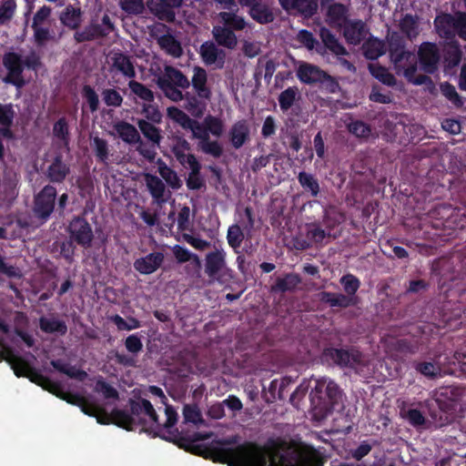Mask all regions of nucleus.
Returning a JSON list of instances; mask_svg holds the SVG:
<instances>
[{"mask_svg":"<svg viewBox=\"0 0 466 466\" xmlns=\"http://www.w3.org/2000/svg\"><path fill=\"white\" fill-rule=\"evenodd\" d=\"M236 434L217 439L200 449L199 454L228 466H324L326 457L314 446L304 442H282L281 451L271 453L254 441L239 444Z\"/></svg>","mask_w":466,"mask_h":466,"instance_id":"f257e3e1","label":"nucleus"},{"mask_svg":"<svg viewBox=\"0 0 466 466\" xmlns=\"http://www.w3.org/2000/svg\"><path fill=\"white\" fill-rule=\"evenodd\" d=\"M128 404L130 412L120 409L112 410V418L116 426L127 431H133L138 426L145 430L147 420L143 416H147L148 420L156 427V435L174 443L177 441L179 432L177 429L172 430L177 421V413L171 405L165 404L167 420L165 423L161 424L152 403L148 400L144 398L129 399Z\"/></svg>","mask_w":466,"mask_h":466,"instance_id":"f03ea898","label":"nucleus"},{"mask_svg":"<svg viewBox=\"0 0 466 466\" xmlns=\"http://www.w3.org/2000/svg\"><path fill=\"white\" fill-rule=\"evenodd\" d=\"M441 281L448 289L466 292V248L453 254L450 258L441 259Z\"/></svg>","mask_w":466,"mask_h":466,"instance_id":"7ed1b4c3","label":"nucleus"},{"mask_svg":"<svg viewBox=\"0 0 466 466\" xmlns=\"http://www.w3.org/2000/svg\"><path fill=\"white\" fill-rule=\"evenodd\" d=\"M342 390L332 380L321 378L317 380L310 392V401L313 408L322 416L330 414L340 402Z\"/></svg>","mask_w":466,"mask_h":466,"instance_id":"20e7f679","label":"nucleus"},{"mask_svg":"<svg viewBox=\"0 0 466 466\" xmlns=\"http://www.w3.org/2000/svg\"><path fill=\"white\" fill-rule=\"evenodd\" d=\"M157 85L167 98L180 102L184 100L182 90L190 86V81L181 70L173 66H165L164 72L157 78Z\"/></svg>","mask_w":466,"mask_h":466,"instance_id":"39448f33","label":"nucleus"},{"mask_svg":"<svg viewBox=\"0 0 466 466\" xmlns=\"http://www.w3.org/2000/svg\"><path fill=\"white\" fill-rule=\"evenodd\" d=\"M0 360L7 361L18 378H27L38 386L49 387L52 390L57 388L56 384L53 383L48 377L44 376L38 370L32 367L24 358L15 354L11 348L0 349Z\"/></svg>","mask_w":466,"mask_h":466,"instance_id":"423d86ee","label":"nucleus"},{"mask_svg":"<svg viewBox=\"0 0 466 466\" xmlns=\"http://www.w3.org/2000/svg\"><path fill=\"white\" fill-rule=\"evenodd\" d=\"M389 54L397 75H403L406 68L417 63L413 52L406 49V40L398 32H393L389 38Z\"/></svg>","mask_w":466,"mask_h":466,"instance_id":"0eeeda50","label":"nucleus"},{"mask_svg":"<svg viewBox=\"0 0 466 466\" xmlns=\"http://www.w3.org/2000/svg\"><path fill=\"white\" fill-rule=\"evenodd\" d=\"M437 33L440 36L451 39L458 35L461 39L466 41V13L455 12L451 14H441L434 20Z\"/></svg>","mask_w":466,"mask_h":466,"instance_id":"6e6552de","label":"nucleus"},{"mask_svg":"<svg viewBox=\"0 0 466 466\" xmlns=\"http://www.w3.org/2000/svg\"><path fill=\"white\" fill-rule=\"evenodd\" d=\"M57 196L56 188L51 185H46L34 198L33 214L41 224L46 222L56 208Z\"/></svg>","mask_w":466,"mask_h":466,"instance_id":"1a4fd4ad","label":"nucleus"},{"mask_svg":"<svg viewBox=\"0 0 466 466\" xmlns=\"http://www.w3.org/2000/svg\"><path fill=\"white\" fill-rule=\"evenodd\" d=\"M323 356L326 360H331L334 365L341 369H356L363 365V354L356 347L348 349L326 348L323 350Z\"/></svg>","mask_w":466,"mask_h":466,"instance_id":"9d476101","label":"nucleus"},{"mask_svg":"<svg viewBox=\"0 0 466 466\" xmlns=\"http://www.w3.org/2000/svg\"><path fill=\"white\" fill-rule=\"evenodd\" d=\"M2 63L7 71L6 75L3 77V82L12 85L18 89L25 86L23 56L19 53L8 51L3 55Z\"/></svg>","mask_w":466,"mask_h":466,"instance_id":"9b49d317","label":"nucleus"},{"mask_svg":"<svg viewBox=\"0 0 466 466\" xmlns=\"http://www.w3.org/2000/svg\"><path fill=\"white\" fill-rule=\"evenodd\" d=\"M69 238L76 244L84 248H89L94 240V233L91 225L81 216L74 217L68 224Z\"/></svg>","mask_w":466,"mask_h":466,"instance_id":"f8f14e48","label":"nucleus"},{"mask_svg":"<svg viewBox=\"0 0 466 466\" xmlns=\"http://www.w3.org/2000/svg\"><path fill=\"white\" fill-rule=\"evenodd\" d=\"M441 59V50L436 43L422 42L418 49V61L420 69L429 75L435 74Z\"/></svg>","mask_w":466,"mask_h":466,"instance_id":"ddd939ff","label":"nucleus"},{"mask_svg":"<svg viewBox=\"0 0 466 466\" xmlns=\"http://www.w3.org/2000/svg\"><path fill=\"white\" fill-rule=\"evenodd\" d=\"M461 394V385L441 386L435 390L433 399L440 410L447 413H452L458 409Z\"/></svg>","mask_w":466,"mask_h":466,"instance_id":"4468645a","label":"nucleus"},{"mask_svg":"<svg viewBox=\"0 0 466 466\" xmlns=\"http://www.w3.org/2000/svg\"><path fill=\"white\" fill-rule=\"evenodd\" d=\"M280 6L289 14L311 18L318 12L319 0H279Z\"/></svg>","mask_w":466,"mask_h":466,"instance_id":"2eb2a0df","label":"nucleus"},{"mask_svg":"<svg viewBox=\"0 0 466 466\" xmlns=\"http://www.w3.org/2000/svg\"><path fill=\"white\" fill-rule=\"evenodd\" d=\"M369 33L366 23L360 19H349L343 25V36L349 45H360Z\"/></svg>","mask_w":466,"mask_h":466,"instance_id":"dca6fc26","label":"nucleus"},{"mask_svg":"<svg viewBox=\"0 0 466 466\" xmlns=\"http://www.w3.org/2000/svg\"><path fill=\"white\" fill-rule=\"evenodd\" d=\"M69 174L70 165L64 160L61 153L55 156L45 172L46 177L53 184H62Z\"/></svg>","mask_w":466,"mask_h":466,"instance_id":"f3484780","label":"nucleus"},{"mask_svg":"<svg viewBox=\"0 0 466 466\" xmlns=\"http://www.w3.org/2000/svg\"><path fill=\"white\" fill-rule=\"evenodd\" d=\"M226 267V252L223 249H217L206 255L205 273L212 280L220 281L219 274Z\"/></svg>","mask_w":466,"mask_h":466,"instance_id":"a211bd4d","label":"nucleus"},{"mask_svg":"<svg viewBox=\"0 0 466 466\" xmlns=\"http://www.w3.org/2000/svg\"><path fill=\"white\" fill-rule=\"evenodd\" d=\"M165 256L163 252L157 251L134 261V268L142 275H149L157 271L163 264Z\"/></svg>","mask_w":466,"mask_h":466,"instance_id":"6ab92c4d","label":"nucleus"},{"mask_svg":"<svg viewBox=\"0 0 466 466\" xmlns=\"http://www.w3.org/2000/svg\"><path fill=\"white\" fill-rule=\"evenodd\" d=\"M296 76L305 85H315L321 81L325 71L316 65L302 61L296 70Z\"/></svg>","mask_w":466,"mask_h":466,"instance_id":"aec40b11","label":"nucleus"},{"mask_svg":"<svg viewBox=\"0 0 466 466\" xmlns=\"http://www.w3.org/2000/svg\"><path fill=\"white\" fill-rule=\"evenodd\" d=\"M183 4V0H150L147 2L148 7L158 17L166 18L171 22L175 18L176 8H179Z\"/></svg>","mask_w":466,"mask_h":466,"instance_id":"412c9836","label":"nucleus"},{"mask_svg":"<svg viewBox=\"0 0 466 466\" xmlns=\"http://www.w3.org/2000/svg\"><path fill=\"white\" fill-rule=\"evenodd\" d=\"M200 56L206 65L218 64V67H223L226 59V53L219 49L215 43L206 41L200 46Z\"/></svg>","mask_w":466,"mask_h":466,"instance_id":"4be33fe9","label":"nucleus"},{"mask_svg":"<svg viewBox=\"0 0 466 466\" xmlns=\"http://www.w3.org/2000/svg\"><path fill=\"white\" fill-rule=\"evenodd\" d=\"M193 73L190 85L192 86L195 94H198L200 97H204L205 100H210L212 97V91L208 86V74L206 69L196 66L193 68Z\"/></svg>","mask_w":466,"mask_h":466,"instance_id":"5701e85b","label":"nucleus"},{"mask_svg":"<svg viewBox=\"0 0 466 466\" xmlns=\"http://www.w3.org/2000/svg\"><path fill=\"white\" fill-rule=\"evenodd\" d=\"M249 126L245 119L235 122L228 132L229 141L236 149L243 147L249 140Z\"/></svg>","mask_w":466,"mask_h":466,"instance_id":"b1692460","label":"nucleus"},{"mask_svg":"<svg viewBox=\"0 0 466 466\" xmlns=\"http://www.w3.org/2000/svg\"><path fill=\"white\" fill-rule=\"evenodd\" d=\"M145 182L148 192L157 204L163 205L167 202V197L165 196L167 191L166 186L157 176L147 173L145 175Z\"/></svg>","mask_w":466,"mask_h":466,"instance_id":"393cba45","label":"nucleus"},{"mask_svg":"<svg viewBox=\"0 0 466 466\" xmlns=\"http://www.w3.org/2000/svg\"><path fill=\"white\" fill-rule=\"evenodd\" d=\"M15 116V112L14 110L13 104H0V136L12 139L14 137V133L11 129L14 119Z\"/></svg>","mask_w":466,"mask_h":466,"instance_id":"a878e982","label":"nucleus"},{"mask_svg":"<svg viewBox=\"0 0 466 466\" xmlns=\"http://www.w3.org/2000/svg\"><path fill=\"white\" fill-rule=\"evenodd\" d=\"M302 279L297 273H287L283 277H278L270 287L271 293L293 292L301 283Z\"/></svg>","mask_w":466,"mask_h":466,"instance_id":"bb28decb","label":"nucleus"},{"mask_svg":"<svg viewBox=\"0 0 466 466\" xmlns=\"http://www.w3.org/2000/svg\"><path fill=\"white\" fill-rule=\"evenodd\" d=\"M320 300L331 308L346 309L357 304V297L348 296L342 293L322 291L319 294Z\"/></svg>","mask_w":466,"mask_h":466,"instance_id":"cd10ccee","label":"nucleus"},{"mask_svg":"<svg viewBox=\"0 0 466 466\" xmlns=\"http://www.w3.org/2000/svg\"><path fill=\"white\" fill-rule=\"evenodd\" d=\"M111 59L114 70L121 73L127 78H134L136 76L135 66L129 56L118 51L113 54Z\"/></svg>","mask_w":466,"mask_h":466,"instance_id":"c85d7f7f","label":"nucleus"},{"mask_svg":"<svg viewBox=\"0 0 466 466\" xmlns=\"http://www.w3.org/2000/svg\"><path fill=\"white\" fill-rule=\"evenodd\" d=\"M213 38L216 43L228 49H234L238 45L236 34L225 25H215L212 29Z\"/></svg>","mask_w":466,"mask_h":466,"instance_id":"c756f323","label":"nucleus"},{"mask_svg":"<svg viewBox=\"0 0 466 466\" xmlns=\"http://www.w3.org/2000/svg\"><path fill=\"white\" fill-rule=\"evenodd\" d=\"M248 13L254 21L260 25L270 24L275 19L271 6L264 0L252 6Z\"/></svg>","mask_w":466,"mask_h":466,"instance_id":"7c9ffc66","label":"nucleus"},{"mask_svg":"<svg viewBox=\"0 0 466 466\" xmlns=\"http://www.w3.org/2000/svg\"><path fill=\"white\" fill-rule=\"evenodd\" d=\"M410 365L417 373L428 380H435L442 377L441 367L432 360L427 361L415 360L411 361Z\"/></svg>","mask_w":466,"mask_h":466,"instance_id":"2f4dec72","label":"nucleus"},{"mask_svg":"<svg viewBox=\"0 0 466 466\" xmlns=\"http://www.w3.org/2000/svg\"><path fill=\"white\" fill-rule=\"evenodd\" d=\"M319 36L323 44V48L326 47L337 56L348 55L347 49L339 42L336 35L329 28L321 27L319 29Z\"/></svg>","mask_w":466,"mask_h":466,"instance_id":"473e14b6","label":"nucleus"},{"mask_svg":"<svg viewBox=\"0 0 466 466\" xmlns=\"http://www.w3.org/2000/svg\"><path fill=\"white\" fill-rule=\"evenodd\" d=\"M399 28L409 40L416 39L420 34L418 15L411 14L403 15L400 20Z\"/></svg>","mask_w":466,"mask_h":466,"instance_id":"72a5a7b5","label":"nucleus"},{"mask_svg":"<svg viewBox=\"0 0 466 466\" xmlns=\"http://www.w3.org/2000/svg\"><path fill=\"white\" fill-rule=\"evenodd\" d=\"M114 129L119 137L129 145L141 143V137L137 128L130 123L119 121L114 126Z\"/></svg>","mask_w":466,"mask_h":466,"instance_id":"f704fd0d","label":"nucleus"},{"mask_svg":"<svg viewBox=\"0 0 466 466\" xmlns=\"http://www.w3.org/2000/svg\"><path fill=\"white\" fill-rule=\"evenodd\" d=\"M107 35V32L100 24H90L84 27L82 31H76L74 34V39L76 43L93 41L95 39Z\"/></svg>","mask_w":466,"mask_h":466,"instance_id":"c9c22d12","label":"nucleus"},{"mask_svg":"<svg viewBox=\"0 0 466 466\" xmlns=\"http://www.w3.org/2000/svg\"><path fill=\"white\" fill-rule=\"evenodd\" d=\"M349 7L341 3L329 5L326 11V16L330 24L342 26L349 20Z\"/></svg>","mask_w":466,"mask_h":466,"instance_id":"e433bc0d","label":"nucleus"},{"mask_svg":"<svg viewBox=\"0 0 466 466\" xmlns=\"http://www.w3.org/2000/svg\"><path fill=\"white\" fill-rule=\"evenodd\" d=\"M78 407L81 409V411L84 412L85 414L90 417H96L97 422L100 424H108L109 422L116 424L112 418V412L108 415L101 408L88 401L85 397Z\"/></svg>","mask_w":466,"mask_h":466,"instance_id":"4c0bfd02","label":"nucleus"},{"mask_svg":"<svg viewBox=\"0 0 466 466\" xmlns=\"http://www.w3.org/2000/svg\"><path fill=\"white\" fill-rule=\"evenodd\" d=\"M50 364L56 370L66 375L70 379L84 381L87 377V373L85 370L66 363L62 360H52Z\"/></svg>","mask_w":466,"mask_h":466,"instance_id":"58836bf2","label":"nucleus"},{"mask_svg":"<svg viewBox=\"0 0 466 466\" xmlns=\"http://www.w3.org/2000/svg\"><path fill=\"white\" fill-rule=\"evenodd\" d=\"M34 31V41L36 46L43 47L47 42H58L63 35V32H60L56 36L55 31L49 27L36 25L32 27Z\"/></svg>","mask_w":466,"mask_h":466,"instance_id":"ea45409f","label":"nucleus"},{"mask_svg":"<svg viewBox=\"0 0 466 466\" xmlns=\"http://www.w3.org/2000/svg\"><path fill=\"white\" fill-rule=\"evenodd\" d=\"M186 100L185 108L194 116L199 117L204 114L207 106V101L204 97H200L198 94L186 92L184 94Z\"/></svg>","mask_w":466,"mask_h":466,"instance_id":"a19ab883","label":"nucleus"},{"mask_svg":"<svg viewBox=\"0 0 466 466\" xmlns=\"http://www.w3.org/2000/svg\"><path fill=\"white\" fill-rule=\"evenodd\" d=\"M81 16L82 13L80 8L69 5L61 12L59 19L65 26L75 30L77 29L81 24Z\"/></svg>","mask_w":466,"mask_h":466,"instance_id":"79ce46f5","label":"nucleus"},{"mask_svg":"<svg viewBox=\"0 0 466 466\" xmlns=\"http://www.w3.org/2000/svg\"><path fill=\"white\" fill-rule=\"evenodd\" d=\"M171 141L170 149L178 163H182L184 156L190 151L189 142L179 134H173L169 137Z\"/></svg>","mask_w":466,"mask_h":466,"instance_id":"37998d69","label":"nucleus"},{"mask_svg":"<svg viewBox=\"0 0 466 466\" xmlns=\"http://www.w3.org/2000/svg\"><path fill=\"white\" fill-rule=\"evenodd\" d=\"M157 43L161 49L175 58L180 57L183 54V49L179 41L170 34L160 36Z\"/></svg>","mask_w":466,"mask_h":466,"instance_id":"c03bdc74","label":"nucleus"},{"mask_svg":"<svg viewBox=\"0 0 466 466\" xmlns=\"http://www.w3.org/2000/svg\"><path fill=\"white\" fill-rule=\"evenodd\" d=\"M362 50L367 59L375 60L384 54V45L380 39L370 37L363 43Z\"/></svg>","mask_w":466,"mask_h":466,"instance_id":"a18cd8bd","label":"nucleus"},{"mask_svg":"<svg viewBox=\"0 0 466 466\" xmlns=\"http://www.w3.org/2000/svg\"><path fill=\"white\" fill-rule=\"evenodd\" d=\"M300 97L299 90L297 86H289L283 90L278 97L279 107L283 113L291 108L295 102Z\"/></svg>","mask_w":466,"mask_h":466,"instance_id":"49530a36","label":"nucleus"},{"mask_svg":"<svg viewBox=\"0 0 466 466\" xmlns=\"http://www.w3.org/2000/svg\"><path fill=\"white\" fill-rule=\"evenodd\" d=\"M137 124L146 138L151 141L153 145L159 146L162 139L160 128L145 119H139Z\"/></svg>","mask_w":466,"mask_h":466,"instance_id":"de8ad7c7","label":"nucleus"},{"mask_svg":"<svg viewBox=\"0 0 466 466\" xmlns=\"http://www.w3.org/2000/svg\"><path fill=\"white\" fill-rule=\"evenodd\" d=\"M298 181L305 191L314 198L318 197L320 191L319 183L312 174L301 171L298 175Z\"/></svg>","mask_w":466,"mask_h":466,"instance_id":"09e8293b","label":"nucleus"},{"mask_svg":"<svg viewBox=\"0 0 466 466\" xmlns=\"http://www.w3.org/2000/svg\"><path fill=\"white\" fill-rule=\"evenodd\" d=\"M39 324L40 329L46 333L56 332L60 335H65L67 332V326L64 320L43 317L40 319Z\"/></svg>","mask_w":466,"mask_h":466,"instance_id":"8fccbe9b","label":"nucleus"},{"mask_svg":"<svg viewBox=\"0 0 466 466\" xmlns=\"http://www.w3.org/2000/svg\"><path fill=\"white\" fill-rule=\"evenodd\" d=\"M219 17L221 18L224 25L230 28L233 32L235 30L241 31L245 29L247 25L245 18L233 12H220Z\"/></svg>","mask_w":466,"mask_h":466,"instance_id":"3c124183","label":"nucleus"},{"mask_svg":"<svg viewBox=\"0 0 466 466\" xmlns=\"http://www.w3.org/2000/svg\"><path fill=\"white\" fill-rule=\"evenodd\" d=\"M53 136L60 140L65 147L70 143L69 126L65 116L60 117L53 126Z\"/></svg>","mask_w":466,"mask_h":466,"instance_id":"603ef678","label":"nucleus"},{"mask_svg":"<svg viewBox=\"0 0 466 466\" xmlns=\"http://www.w3.org/2000/svg\"><path fill=\"white\" fill-rule=\"evenodd\" d=\"M296 40L305 46L308 50H316L318 53H322V45L314 37L313 34L307 30L301 29L297 34Z\"/></svg>","mask_w":466,"mask_h":466,"instance_id":"864d4df0","label":"nucleus"},{"mask_svg":"<svg viewBox=\"0 0 466 466\" xmlns=\"http://www.w3.org/2000/svg\"><path fill=\"white\" fill-rule=\"evenodd\" d=\"M462 52L456 44L449 45L443 51V58L445 66L451 69L459 66L461 61Z\"/></svg>","mask_w":466,"mask_h":466,"instance_id":"5fc2aeb1","label":"nucleus"},{"mask_svg":"<svg viewBox=\"0 0 466 466\" xmlns=\"http://www.w3.org/2000/svg\"><path fill=\"white\" fill-rule=\"evenodd\" d=\"M158 173L171 188L178 189L181 187L182 182L177 172L169 167L166 163L160 162L158 166Z\"/></svg>","mask_w":466,"mask_h":466,"instance_id":"6e6d98bb","label":"nucleus"},{"mask_svg":"<svg viewBox=\"0 0 466 466\" xmlns=\"http://www.w3.org/2000/svg\"><path fill=\"white\" fill-rule=\"evenodd\" d=\"M53 383L56 384L57 388L55 390L50 389L49 387L46 388L44 386H41L44 390H48L49 392L55 394L56 396L59 397L60 399L66 400V402L79 406L81 402L83 401L84 397L77 393H66L63 391L62 386L59 382L54 381L51 379H49Z\"/></svg>","mask_w":466,"mask_h":466,"instance_id":"4d7b16f0","label":"nucleus"},{"mask_svg":"<svg viewBox=\"0 0 466 466\" xmlns=\"http://www.w3.org/2000/svg\"><path fill=\"white\" fill-rule=\"evenodd\" d=\"M128 87L131 92L145 102L151 103L154 101V93L144 84L136 80H130Z\"/></svg>","mask_w":466,"mask_h":466,"instance_id":"13d9d810","label":"nucleus"},{"mask_svg":"<svg viewBox=\"0 0 466 466\" xmlns=\"http://www.w3.org/2000/svg\"><path fill=\"white\" fill-rule=\"evenodd\" d=\"M441 94L457 108L463 106L464 101L458 94L453 85L449 82H444L441 85Z\"/></svg>","mask_w":466,"mask_h":466,"instance_id":"bf43d9fd","label":"nucleus"},{"mask_svg":"<svg viewBox=\"0 0 466 466\" xmlns=\"http://www.w3.org/2000/svg\"><path fill=\"white\" fill-rule=\"evenodd\" d=\"M394 350L401 354H416L420 350V345L417 340L409 339H399L393 344Z\"/></svg>","mask_w":466,"mask_h":466,"instance_id":"052dcab7","label":"nucleus"},{"mask_svg":"<svg viewBox=\"0 0 466 466\" xmlns=\"http://www.w3.org/2000/svg\"><path fill=\"white\" fill-rule=\"evenodd\" d=\"M339 283L348 296L356 297V293L360 287V280L355 275L348 273L342 276Z\"/></svg>","mask_w":466,"mask_h":466,"instance_id":"680f3d73","label":"nucleus"},{"mask_svg":"<svg viewBox=\"0 0 466 466\" xmlns=\"http://www.w3.org/2000/svg\"><path fill=\"white\" fill-rule=\"evenodd\" d=\"M370 73L375 78L388 86H393L396 85L395 76L382 66H377L375 67L370 66Z\"/></svg>","mask_w":466,"mask_h":466,"instance_id":"e2e57ef3","label":"nucleus"},{"mask_svg":"<svg viewBox=\"0 0 466 466\" xmlns=\"http://www.w3.org/2000/svg\"><path fill=\"white\" fill-rule=\"evenodd\" d=\"M227 240L228 245L234 249L241 246L244 240V233L238 224H233L228 228Z\"/></svg>","mask_w":466,"mask_h":466,"instance_id":"0e129e2a","label":"nucleus"},{"mask_svg":"<svg viewBox=\"0 0 466 466\" xmlns=\"http://www.w3.org/2000/svg\"><path fill=\"white\" fill-rule=\"evenodd\" d=\"M16 10L15 0H2L0 5V25H5L15 15Z\"/></svg>","mask_w":466,"mask_h":466,"instance_id":"69168bd1","label":"nucleus"},{"mask_svg":"<svg viewBox=\"0 0 466 466\" xmlns=\"http://www.w3.org/2000/svg\"><path fill=\"white\" fill-rule=\"evenodd\" d=\"M24 68L34 72H38L43 66L41 56L35 50H30L23 58Z\"/></svg>","mask_w":466,"mask_h":466,"instance_id":"338daca9","label":"nucleus"},{"mask_svg":"<svg viewBox=\"0 0 466 466\" xmlns=\"http://www.w3.org/2000/svg\"><path fill=\"white\" fill-rule=\"evenodd\" d=\"M199 149L207 155L219 158L223 155V147L218 141H211L208 138L206 142H198Z\"/></svg>","mask_w":466,"mask_h":466,"instance_id":"774afa93","label":"nucleus"}]
</instances>
